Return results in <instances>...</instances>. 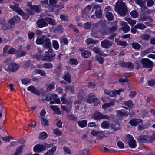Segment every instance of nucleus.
Returning a JSON list of instances; mask_svg holds the SVG:
<instances>
[{
	"instance_id": "obj_1",
	"label": "nucleus",
	"mask_w": 155,
	"mask_h": 155,
	"mask_svg": "<svg viewBox=\"0 0 155 155\" xmlns=\"http://www.w3.org/2000/svg\"><path fill=\"white\" fill-rule=\"evenodd\" d=\"M115 8L116 11L120 16L124 17L127 14V7L121 0H119L116 2Z\"/></svg>"
},
{
	"instance_id": "obj_2",
	"label": "nucleus",
	"mask_w": 155,
	"mask_h": 155,
	"mask_svg": "<svg viewBox=\"0 0 155 155\" xmlns=\"http://www.w3.org/2000/svg\"><path fill=\"white\" fill-rule=\"evenodd\" d=\"M140 62L142 65V67L147 68H152L153 63L150 59L147 58H142L140 60Z\"/></svg>"
},
{
	"instance_id": "obj_3",
	"label": "nucleus",
	"mask_w": 155,
	"mask_h": 155,
	"mask_svg": "<svg viewBox=\"0 0 155 155\" xmlns=\"http://www.w3.org/2000/svg\"><path fill=\"white\" fill-rule=\"evenodd\" d=\"M127 137L129 140L127 141V143L129 146L131 148H135L136 146V141L134 140L132 136L131 135L128 134L127 135Z\"/></svg>"
},
{
	"instance_id": "obj_4",
	"label": "nucleus",
	"mask_w": 155,
	"mask_h": 155,
	"mask_svg": "<svg viewBox=\"0 0 155 155\" xmlns=\"http://www.w3.org/2000/svg\"><path fill=\"white\" fill-rule=\"evenodd\" d=\"M49 6L53 7L55 8H60L61 9L64 8L63 5L61 3L59 4V5H56L57 0H49Z\"/></svg>"
},
{
	"instance_id": "obj_5",
	"label": "nucleus",
	"mask_w": 155,
	"mask_h": 155,
	"mask_svg": "<svg viewBox=\"0 0 155 155\" xmlns=\"http://www.w3.org/2000/svg\"><path fill=\"white\" fill-rule=\"evenodd\" d=\"M18 68V66L15 63H12L9 65L6 71L10 72L15 71Z\"/></svg>"
},
{
	"instance_id": "obj_6",
	"label": "nucleus",
	"mask_w": 155,
	"mask_h": 155,
	"mask_svg": "<svg viewBox=\"0 0 155 155\" xmlns=\"http://www.w3.org/2000/svg\"><path fill=\"white\" fill-rule=\"evenodd\" d=\"M117 116L118 117V119H120L124 116H127L128 114H130L129 111H125L123 110L117 111Z\"/></svg>"
},
{
	"instance_id": "obj_7",
	"label": "nucleus",
	"mask_w": 155,
	"mask_h": 155,
	"mask_svg": "<svg viewBox=\"0 0 155 155\" xmlns=\"http://www.w3.org/2000/svg\"><path fill=\"white\" fill-rule=\"evenodd\" d=\"M112 45V42L107 40H104L101 42L102 47L105 48H108Z\"/></svg>"
},
{
	"instance_id": "obj_8",
	"label": "nucleus",
	"mask_w": 155,
	"mask_h": 155,
	"mask_svg": "<svg viewBox=\"0 0 155 155\" xmlns=\"http://www.w3.org/2000/svg\"><path fill=\"white\" fill-rule=\"evenodd\" d=\"M129 123L132 126H135L137 125L140 124L141 123L142 124L143 120L141 119H133L129 121Z\"/></svg>"
},
{
	"instance_id": "obj_9",
	"label": "nucleus",
	"mask_w": 155,
	"mask_h": 155,
	"mask_svg": "<svg viewBox=\"0 0 155 155\" xmlns=\"http://www.w3.org/2000/svg\"><path fill=\"white\" fill-rule=\"evenodd\" d=\"M38 26L40 28L47 26L48 25L47 22L46 21L45 19H41L37 21Z\"/></svg>"
},
{
	"instance_id": "obj_10",
	"label": "nucleus",
	"mask_w": 155,
	"mask_h": 155,
	"mask_svg": "<svg viewBox=\"0 0 155 155\" xmlns=\"http://www.w3.org/2000/svg\"><path fill=\"white\" fill-rule=\"evenodd\" d=\"M27 90L37 95H39L41 93L33 86L31 85L27 88Z\"/></svg>"
},
{
	"instance_id": "obj_11",
	"label": "nucleus",
	"mask_w": 155,
	"mask_h": 155,
	"mask_svg": "<svg viewBox=\"0 0 155 155\" xmlns=\"http://www.w3.org/2000/svg\"><path fill=\"white\" fill-rule=\"evenodd\" d=\"M18 6L19 4H15L14 5H10V7L18 14H21L22 13V10Z\"/></svg>"
},
{
	"instance_id": "obj_12",
	"label": "nucleus",
	"mask_w": 155,
	"mask_h": 155,
	"mask_svg": "<svg viewBox=\"0 0 155 155\" xmlns=\"http://www.w3.org/2000/svg\"><path fill=\"white\" fill-rule=\"evenodd\" d=\"M121 25L122 27L121 28L124 33L127 32L130 30V27L128 25L127 23L124 21H122L121 23Z\"/></svg>"
},
{
	"instance_id": "obj_13",
	"label": "nucleus",
	"mask_w": 155,
	"mask_h": 155,
	"mask_svg": "<svg viewBox=\"0 0 155 155\" xmlns=\"http://www.w3.org/2000/svg\"><path fill=\"white\" fill-rule=\"evenodd\" d=\"M120 65L122 67H126L130 70L133 69L134 68V65L131 62H123Z\"/></svg>"
},
{
	"instance_id": "obj_14",
	"label": "nucleus",
	"mask_w": 155,
	"mask_h": 155,
	"mask_svg": "<svg viewBox=\"0 0 155 155\" xmlns=\"http://www.w3.org/2000/svg\"><path fill=\"white\" fill-rule=\"evenodd\" d=\"M138 140L141 143L148 142L150 141L149 137L147 135H142L139 136L138 137Z\"/></svg>"
},
{
	"instance_id": "obj_15",
	"label": "nucleus",
	"mask_w": 155,
	"mask_h": 155,
	"mask_svg": "<svg viewBox=\"0 0 155 155\" xmlns=\"http://www.w3.org/2000/svg\"><path fill=\"white\" fill-rule=\"evenodd\" d=\"M120 124L118 122H115L114 124H111L110 127L114 132L120 129Z\"/></svg>"
},
{
	"instance_id": "obj_16",
	"label": "nucleus",
	"mask_w": 155,
	"mask_h": 155,
	"mask_svg": "<svg viewBox=\"0 0 155 155\" xmlns=\"http://www.w3.org/2000/svg\"><path fill=\"white\" fill-rule=\"evenodd\" d=\"M52 49L49 48L48 49V51L45 52V55L48 56L51 60H53L52 58L55 56V54L54 53H52Z\"/></svg>"
},
{
	"instance_id": "obj_17",
	"label": "nucleus",
	"mask_w": 155,
	"mask_h": 155,
	"mask_svg": "<svg viewBox=\"0 0 155 155\" xmlns=\"http://www.w3.org/2000/svg\"><path fill=\"white\" fill-rule=\"evenodd\" d=\"M42 44L44 48H49L51 46V42L50 39L47 38H45Z\"/></svg>"
},
{
	"instance_id": "obj_18",
	"label": "nucleus",
	"mask_w": 155,
	"mask_h": 155,
	"mask_svg": "<svg viewBox=\"0 0 155 155\" xmlns=\"http://www.w3.org/2000/svg\"><path fill=\"white\" fill-rule=\"evenodd\" d=\"M102 114L99 112H96L92 115L91 118L95 120L101 119Z\"/></svg>"
},
{
	"instance_id": "obj_19",
	"label": "nucleus",
	"mask_w": 155,
	"mask_h": 155,
	"mask_svg": "<svg viewBox=\"0 0 155 155\" xmlns=\"http://www.w3.org/2000/svg\"><path fill=\"white\" fill-rule=\"evenodd\" d=\"M124 19L132 26H133L136 23V20H132L130 17L127 16Z\"/></svg>"
},
{
	"instance_id": "obj_20",
	"label": "nucleus",
	"mask_w": 155,
	"mask_h": 155,
	"mask_svg": "<svg viewBox=\"0 0 155 155\" xmlns=\"http://www.w3.org/2000/svg\"><path fill=\"white\" fill-rule=\"evenodd\" d=\"M41 144H38L35 146L33 148V150L35 152H40L44 150Z\"/></svg>"
},
{
	"instance_id": "obj_21",
	"label": "nucleus",
	"mask_w": 155,
	"mask_h": 155,
	"mask_svg": "<svg viewBox=\"0 0 155 155\" xmlns=\"http://www.w3.org/2000/svg\"><path fill=\"white\" fill-rule=\"evenodd\" d=\"M117 27L116 25L113 26L111 28H108L107 29L106 32H104V33L106 34H108L110 33H112L114 32L117 29Z\"/></svg>"
},
{
	"instance_id": "obj_22",
	"label": "nucleus",
	"mask_w": 155,
	"mask_h": 155,
	"mask_svg": "<svg viewBox=\"0 0 155 155\" xmlns=\"http://www.w3.org/2000/svg\"><path fill=\"white\" fill-rule=\"evenodd\" d=\"M57 95L54 94H49L46 97L45 99L47 101L54 100L57 98Z\"/></svg>"
},
{
	"instance_id": "obj_23",
	"label": "nucleus",
	"mask_w": 155,
	"mask_h": 155,
	"mask_svg": "<svg viewBox=\"0 0 155 155\" xmlns=\"http://www.w3.org/2000/svg\"><path fill=\"white\" fill-rule=\"evenodd\" d=\"M95 97L94 95L92 93H91L86 97V101L89 103H91Z\"/></svg>"
},
{
	"instance_id": "obj_24",
	"label": "nucleus",
	"mask_w": 155,
	"mask_h": 155,
	"mask_svg": "<svg viewBox=\"0 0 155 155\" xmlns=\"http://www.w3.org/2000/svg\"><path fill=\"white\" fill-rule=\"evenodd\" d=\"M11 28V26L9 27L8 24L5 21H3L2 23V28L4 31Z\"/></svg>"
},
{
	"instance_id": "obj_25",
	"label": "nucleus",
	"mask_w": 155,
	"mask_h": 155,
	"mask_svg": "<svg viewBox=\"0 0 155 155\" xmlns=\"http://www.w3.org/2000/svg\"><path fill=\"white\" fill-rule=\"evenodd\" d=\"M110 126V124L109 122L107 121H103L101 124V127L104 129H108Z\"/></svg>"
},
{
	"instance_id": "obj_26",
	"label": "nucleus",
	"mask_w": 155,
	"mask_h": 155,
	"mask_svg": "<svg viewBox=\"0 0 155 155\" xmlns=\"http://www.w3.org/2000/svg\"><path fill=\"white\" fill-rule=\"evenodd\" d=\"M46 37V36L44 35L41 36L40 37L37 39L36 40V43L37 44L39 45L42 44L45 38Z\"/></svg>"
},
{
	"instance_id": "obj_27",
	"label": "nucleus",
	"mask_w": 155,
	"mask_h": 155,
	"mask_svg": "<svg viewBox=\"0 0 155 155\" xmlns=\"http://www.w3.org/2000/svg\"><path fill=\"white\" fill-rule=\"evenodd\" d=\"M87 121L86 120H82L78 122V124L80 127L81 128H84L87 125Z\"/></svg>"
},
{
	"instance_id": "obj_28",
	"label": "nucleus",
	"mask_w": 155,
	"mask_h": 155,
	"mask_svg": "<svg viewBox=\"0 0 155 155\" xmlns=\"http://www.w3.org/2000/svg\"><path fill=\"white\" fill-rule=\"evenodd\" d=\"M106 16L107 19L110 21H112L114 19L113 15L111 12H106Z\"/></svg>"
},
{
	"instance_id": "obj_29",
	"label": "nucleus",
	"mask_w": 155,
	"mask_h": 155,
	"mask_svg": "<svg viewBox=\"0 0 155 155\" xmlns=\"http://www.w3.org/2000/svg\"><path fill=\"white\" fill-rule=\"evenodd\" d=\"M24 146V145H23L17 147L16 148V151L15 152V153L16 154H18V155H20V154L22 153Z\"/></svg>"
},
{
	"instance_id": "obj_30",
	"label": "nucleus",
	"mask_w": 155,
	"mask_h": 155,
	"mask_svg": "<svg viewBox=\"0 0 155 155\" xmlns=\"http://www.w3.org/2000/svg\"><path fill=\"white\" fill-rule=\"evenodd\" d=\"M115 41L118 45H120L121 46H126L127 45V43L125 41L119 40L117 38H115Z\"/></svg>"
},
{
	"instance_id": "obj_31",
	"label": "nucleus",
	"mask_w": 155,
	"mask_h": 155,
	"mask_svg": "<svg viewBox=\"0 0 155 155\" xmlns=\"http://www.w3.org/2000/svg\"><path fill=\"white\" fill-rule=\"evenodd\" d=\"M135 28L142 30H143L146 28V26L143 23H137L135 25Z\"/></svg>"
},
{
	"instance_id": "obj_32",
	"label": "nucleus",
	"mask_w": 155,
	"mask_h": 155,
	"mask_svg": "<svg viewBox=\"0 0 155 155\" xmlns=\"http://www.w3.org/2000/svg\"><path fill=\"white\" fill-rule=\"evenodd\" d=\"M72 105H62L61 107L62 109L65 110L67 112H69L71 109Z\"/></svg>"
},
{
	"instance_id": "obj_33",
	"label": "nucleus",
	"mask_w": 155,
	"mask_h": 155,
	"mask_svg": "<svg viewBox=\"0 0 155 155\" xmlns=\"http://www.w3.org/2000/svg\"><path fill=\"white\" fill-rule=\"evenodd\" d=\"M91 55V52L87 50L84 51L81 54L82 56L84 58H87Z\"/></svg>"
},
{
	"instance_id": "obj_34",
	"label": "nucleus",
	"mask_w": 155,
	"mask_h": 155,
	"mask_svg": "<svg viewBox=\"0 0 155 155\" xmlns=\"http://www.w3.org/2000/svg\"><path fill=\"white\" fill-rule=\"evenodd\" d=\"M56 149V147H54L48 150L45 154V155H53Z\"/></svg>"
},
{
	"instance_id": "obj_35",
	"label": "nucleus",
	"mask_w": 155,
	"mask_h": 155,
	"mask_svg": "<svg viewBox=\"0 0 155 155\" xmlns=\"http://www.w3.org/2000/svg\"><path fill=\"white\" fill-rule=\"evenodd\" d=\"M151 38V36L147 34H143L141 36V38L144 40L148 41Z\"/></svg>"
},
{
	"instance_id": "obj_36",
	"label": "nucleus",
	"mask_w": 155,
	"mask_h": 155,
	"mask_svg": "<svg viewBox=\"0 0 155 155\" xmlns=\"http://www.w3.org/2000/svg\"><path fill=\"white\" fill-rule=\"evenodd\" d=\"M147 0H135L136 3L140 7H143L145 3Z\"/></svg>"
},
{
	"instance_id": "obj_37",
	"label": "nucleus",
	"mask_w": 155,
	"mask_h": 155,
	"mask_svg": "<svg viewBox=\"0 0 155 155\" xmlns=\"http://www.w3.org/2000/svg\"><path fill=\"white\" fill-rule=\"evenodd\" d=\"M95 58L96 61L100 64H103L104 60V59L101 56L96 55L95 56Z\"/></svg>"
},
{
	"instance_id": "obj_38",
	"label": "nucleus",
	"mask_w": 155,
	"mask_h": 155,
	"mask_svg": "<svg viewBox=\"0 0 155 155\" xmlns=\"http://www.w3.org/2000/svg\"><path fill=\"white\" fill-rule=\"evenodd\" d=\"M130 14L132 17L133 18H137L139 16L138 12L135 10L131 11Z\"/></svg>"
},
{
	"instance_id": "obj_39",
	"label": "nucleus",
	"mask_w": 155,
	"mask_h": 155,
	"mask_svg": "<svg viewBox=\"0 0 155 155\" xmlns=\"http://www.w3.org/2000/svg\"><path fill=\"white\" fill-rule=\"evenodd\" d=\"M63 78L67 82H71V75L69 73H67L65 74L63 77Z\"/></svg>"
},
{
	"instance_id": "obj_40",
	"label": "nucleus",
	"mask_w": 155,
	"mask_h": 155,
	"mask_svg": "<svg viewBox=\"0 0 155 155\" xmlns=\"http://www.w3.org/2000/svg\"><path fill=\"white\" fill-rule=\"evenodd\" d=\"M85 42L87 44H94L96 43L95 40L92 39L91 38H87L85 40Z\"/></svg>"
},
{
	"instance_id": "obj_41",
	"label": "nucleus",
	"mask_w": 155,
	"mask_h": 155,
	"mask_svg": "<svg viewBox=\"0 0 155 155\" xmlns=\"http://www.w3.org/2000/svg\"><path fill=\"white\" fill-rule=\"evenodd\" d=\"M22 84L25 85H27L28 84L30 83L31 82L30 79L27 78H24L21 80Z\"/></svg>"
},
{
	"instance_id": "obj_42",
	"label": "nucleus",
	"mask_w": 155,
	"mask_h": 155,
	"mask_svg": "<svg viewBox=\"0 0 155 155\" xmlns=\"http://www.w3.org/2000/svg\"><path fill=\"white\" fill-rule=\"evenodd\" d=\"M48 136L47 133L45 132H43L41 133L40 134L39 138L43 140L46 139Z\"/></svg>"
},
{
	"instance_id": "obj_43",
	"label": "nucleus",
	"mask_w": 155,
	"mask_h": 155,
	"mask_svg": "<svg viewBox=\"0 0 155 155\" xmlns=\"http://www.w3.org/2000/svg\"><path fill=\"white\" fill-rule=\"evenodd\" d=\"M95 16L97 17L100 18L102 17V11L101 9H98V10H96L95 12Z\"/></svg>"
},
{
	"instance_id": "obj_44",
	"label": "nucleus",
	"mask_w": 155,
	"mask_h": 155,
	"mask_svg": "<svg viewBox=\"0 0 155 155\" xmlns=\"http://www.w3.org/2000/svg\"><path fill=\"white\" fill-rule=\"evenodd\" d=\"M148 20L151 21L152 20V19L150 17L144 16L141 17L139 19L140 22H142L143 21H145Z\"/></svg>"
},
{
	"instance_id": "obj_45",
	"label": "nucleus",
	"mask_w": 155,
	"mask_h": 155,
	"mask_svg": "<svg viewBox=\"0 0 155 155\" xmlns=\"http://www.w3.org/2000/svg\"><path fill=\"white\" fill-rule=\"evenodd\" d=\"M131 45L133 48L135 49L139 50L141 47L140 45L137 43L134 42L132 43Z\"/></svg>"
},
{
	"instance_id": "obj_46",
	"label": "nucleus",
	"mask_w": 155,
	"mask_h": 155,
	"mask_svg": "<svg viewBox=\"0 0 155 155\" xmlns=\"http://www.w3.org/2000/svg\"><path fill=\"white\" fill-rule=\"evenodd\" d=\"M43 67L47 69H50L53 67L52 64L50 63H45L43 64Z\"/></svg>"
},
{
	"instance_id": "obj_47",
	"label": "nucleus",
	"mask_w": 155,
	"mask_h": 155,
	"mask_svg": "<svg viewBox=\"0 0 155 155\" xmlns=\"http://www.w3.org/2000/svg\"><path fill=\"white\" fill-rule=\"evenodd\" d=\"M41 121L42 125L45 126H48V125L49 124L48 121L45 118L42 117L41 120Z\"/></svg>"
},
{
	"instance_id": "obj_48",
	"label": "nucleus",
	"mask_w": 155,
	"mask_h": 155,
	"mask_svg": "<svg viewBox=\"0 0 155 155\" xmlns=\"http://www.w3.org/2000/svg\"><path fill=\"white\" fill-rule=\"evenodd\" d=\"M46 21L50 24L54 25L55 23L54 21L52 18L49 17H47L45 18Z\"/></svg>"
},
{
	"instance_id": "obj_49",
	"label": "nucleus",
	"mask_w": 155,
	"mask_h": 155,
	"mask_svg": "<svg viewBox=\"0 0 155 155\" xmlns=\"http://www.w3.org/2000/svg\"><path fill=\"white\" fill-rule=\"evenodd\" d=\"M113 119V116L112 115L108 116V115H104L102 114V116L101 119H107L109 120H110Z\"/></svg>"
},
{
	"instance_id": "obj_50",
	"label": "nucleus",
	"mask_w": 155,
	"mask_h": 155,
	"mask_svg": "<svg viewBox=\"0 0 155 155\" xmlns=\"http://www.w3.org/2000/svg\"><path fill=\"white\" fill-rule=\"evenodd\" d=\"M31 9L37 12H39L41 9L39 5H34L31 7Z\"/></svg>"
},
{
	"instance_id": "obj_51",
	"label": "nucleus",
	"mask_w": 155,
	"mask_h": 155,
	"mask_svg": "<svg viewBox=\"0 0 155 155\" xmlns=\"http://www.w3.org/2000/svg\"><path fill=\"white\" fill-rule=\"evenodd\" d=\"M66 90L69 91L72 94H73L74 93V87L70 86H68L66 87Z\"/></svg>"
},
{
	"instance_id": "obj_52",
	"label": "nucleus",
	"mask_w": 155,
	"mask_h": 155,
	"mask_svg": "<svg viewBox=\"0 0 155 155\" xmlns=\"http://www.w3.org/2000/svg\"><path fill=\"white\" fill-rule=\"evenodd\" d=\"M153 47V46L150 47L149 48L143 51L142 52V54L143 55H145L152 52Z\"/></svg>"
},
{
	"instance_id": "obj_53",
	"label": "nucleus",
	"mask_w": 155,
	"mask_h": 155,
	"mask_svg": "<svg viewBox=\"0 0 155 155\" xmlns=\"http://www.w3.org/2000/svg\"><path fill=\"white\" fill-rule=\"evenodd\" d=\"M69 61V63L71 65H76L78 63V61L75 59H70Z\"/></svg>"
},
{
	"instance_id": "obj_54",
	"label": "nucleus",
	"mask_w": 155,
	"mask_h": 155,
	"mask_svg": "<svg viewBox=\"0 0 155 155\" xmlns=\"http://www.w3.org/2000/svg\"><path fill=\"white\" fill-rule=\"evenodd\" d=\"M54 84L53 83H51L50 84L47 89V91L48 92L50 91L52 89H53L54 88Z\"/></svg>"
},
{
	"instance_id": "obj_55",
	"label": "nucleus",
	"mask_w": 155,
	"mask_h": 155,
	"mask_svg": "<svg viewBox=\"0 0 155 155\" xmlns=\"http://www.w3.org/2000/svg\"><path fill=\"white\" fill-rule=\"evenodd\" d=\"M103 131H96L95 130H94L91 132V134L94 136H97V134H103Z\"/></svg>"
},
{
	"instance_id": "obj_56",
	"label": "nucleus",
	"mask_w": 155,
	"mask_h": 155,
	"mask_svg": "<svg viewBox=\"0 0 155 155\" xmlns=\"http://www.w3.org/2000/svg\"><path fill=\"white\" fill-rule=\"evenodd\" d=\"M33 57L34 58H35L38 60H39L41 59L42 57V55L41 54L37 53L35 55H33Z\"/></svg>"
},
{
	"instance_id": "obj_57",
	"label": "nucleus",
	"mask_w": 155,
	"mask_h": 155,
	"mask_svg": "<svg viewBox=\"0 0 155 155\" xmlns=\"http://www.w3.org/2000/svg\"><path fill=\"white\" fill-rule=\"evenodd\" d=\"M36 71L37 73L40 74L42 76H45L46 75L45 72L43 70L40 69H37Z\"/></svg>"
},
{
	"instance_id": "obj_58",
	"label": "nucleus",
	"mask_w": 155,
	"mask_h": 155,
	"mask_svg": "<svg viewBox=\"0 0 155 155\" xmlns=\"http://www.w3.org/2000/svg\"><path fill=\"white\" fill-rule=\"evenodd\" d=\"M52 45L55 50H58L59 48V45L56 41H54L52 43Z\"/></svg>"
},
{
	"instance_id": "obj_59",
	"label": "nucleus",
	"mask_w": 155,
	"mask_h": 155,
	"mask_svg": "<svg viewBox=\"0 0 155 155\" xmlns=\"http://www.w3.org/2000/svg\"><path fill=\"white\" fill-rule=\"evenodd\" d=\"M124 103L125 105L129 107H131L133 105V103L131 100H129L128 101H125L124 102Z\"/></svg>"
},
{
	"instance_id": "obj_60",
	"label": "nucleus",
	"mask_w": 155,
	"mask_h": 155,
	"mask_svg": "<svg viewBox=\"0 0 155 155\" xmlns=\"http://www.w3.org/2000/svg\"><path fill=\"white\" fill-rule=\"evenodd\" d=\"M84 28L89 29H90L91 27V24L90 22H87L84 24Z\"/></svg>"
},
{
	"instance_id": "obj_61",
	"label": "nucleus",
	"mask_w": 155,
	"mask_h": 155,
	"mask_svg": "<svg viewBox=\"0 0 155 155\" xmlns=\"http://www.w3.org/2000/svg\"><path fill=\"white\" fill-rule=\"evenodd\" d=\"M53 131L54 133L57 135L60 136L62 134V132L58 128L54 129Z\"/></svg>"
},
{
	"instance_id": "obj_62",
	"label": "nucleus",
	"mask_w": 155,
	"mask_h": 155,
	"mask_svg": "<svg viewBox=\"0 0 155 155\" xmlns=\"http://www.w3.org/2000/svg\"><path fill=\"white\" fill-rule=\"evenodd\" d=\"M98 23H94L92 25V30L93 32H95L96 30L98 29Z\"/></svg>"
},
{
	"instance_id": "obj_63",
	"label": "nucleus",
	"mask_w": 155,
	"mask_h": 155,
	"mask_svg": "<svg viewBox=\"0 0 155 155\" xmlns=\"http://www.w3.org/2000/svg\"><path fill=\"white\" fill-rule=\"evenodd\" d=\"M17 51L13 48H12L9 49L8 53L11 54H15L16 53Z\"/></svg>"
},
{
	"instance_id": "obj_64",
	"label": "nucleus",
	"mask_w": 155,
	"mask_h": 155,
	"mask_svg": "<svg viewBox=\"0 0 155 155\" xmlns=\"http://www.w3.org/2000/svg\"><path fill=\"white\" fill-rule=\"evenodd\" d=\"M63 150L64 152L67 154H71V150L67 147H64Z\"/></svg>"
}]
</instances>
